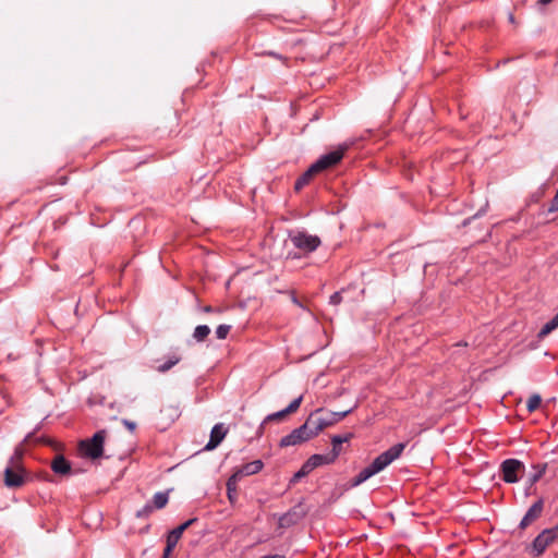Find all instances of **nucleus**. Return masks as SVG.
<instances>
[{"label": "nucleus", "mask_w": 558, "mask_h": 558, "mask_svg": "<svg viewBox=\"0 0 558 558\" xmlns=\"http://www.w3.org/2000/svg\"><path fill=\"white\" fill-rule=\"evenodd\" d=\"M404 447L405 445L400 442L380 453L369 465L360 471V473L353 478L352 485L359 486L372 476L381 472L401 456Z\"/></svg>", "instance_id": "1"}, {"label": "nucleus", "mask_w": 558, "mask_h": 558, "mask_svg": "<svg viewBox=\"0 0 558 558\" xmlns=\"http://www.w3.org/2000/svg\"><path fill=\"white\" fill-rule=\"evenodd\" d=\"M289 239L296 248L304 253H312L320 245V239L317 235L304 231H292L289 233Z\"/></svg>", "instance_id": "2"}, {"label": "nucleus", "mask_w": 558, "mask_h": 558, "mask_svg": "<svg viewBox=\"0 0 558 558\" xmlns=\"http://www.w3.org/2000/svg\"><path fill=\"white\" fill-rule=\"evenodd\" d=\"M106 438L105 430H98L94 434V436L81 442L80 448L84 456L98 459L102 456L104 452V442Z\"/></svg>", "instance_id": "3"}, {"label": "nucleus", "mask_w": 558, "mask_h": 558, "mask_svg": "<svg viewBox=\"0 0 558 558\" xmlns=\"http://www.w3.org/2000/svg\"><path fill=\"white\" fill-rule=\"evenodd\" d=\"M312 437L314 438L325 428L331 426L328 415L324 409L312 412L304 422Z\"/></svg>", "instance_id": "4"}, {"label": "nucleus", "mask_w": 558, "mask_h": 558, "mask_svg": "<svg viewBox=\"0 0 558 558\" xmlns=\"http://www.w3.org/2000/svg\"><path fill=\"white\" fill-rule=\"evenodd\" d=\"M525 466L518 459H507L500 465L501 477L506 483L512 484L519 482Z\"/></svg>", "instance_id": "5"}, {"label": "nucleus", "mask_w": 558, "mask_h": 558, "mask_svg": "<svg viewBox=\"0 0 558 558\" xmlns=\"http://www.w3.org/2000/svg\"><path fill=\"white\" fill-rule=\"evenodd\" d=\"M558 538V524L541 532L532 544L535 556L542 555Z\"/></svg>", "instance_id": "6"}, {"label": "nucleus", "mask_w": 558, "mask_h": 558, "mask_svg": "<svg viewBox=\"0 0 558 558\" xmlns=\"http://www.w3.org/2000/svg\"><path fill=\"white\" fill-rule=\"evenodd\" d=\"M345 149H347V147H339L338 149H335L332 151H329V153L320 156L312 165V170H315L318 173L323 170L333 167L343 158Z\"/></svg>", "instance_id": "7"}, {"label": "nucleus", "mask_w": 558, "mask_h": 558, "mask_svg": "<svg viewBox=\"0 0 558 558\" xmlns=\"http://www.w3.org/2000/svg\"><path fill=\"white\" fill-rule=\"evenodd\" d=\"M312 435L308 432L305 424L301 425L300 427L293 429L290 434L282 437L280 440L281 447H290V446H296L300 444H303L310 439H312Z\"/></svg>", "instance_id": "8"}, {"label": "nucleus", "mask_w": 558, "mask_h": 558, "mask_svg": "<svg viewBox=\"0 0 558 558\" xmlns=\"http://www.w3.org/2000/svg\"><path fill=\"white\" fill-rule=\"evenodd\" d=\"M263 465L264 464L260 460H255L242 465L231 475V483L234 481H240L244 476L258 473L263 469Z\"/></svg>", "instance_id": "9"}, {"label": "nucleus", "mask_w": 558, "mask_h": 558, "mask_svg": "<svg viewBox=\"0 0 558 558\" xmlns=\"http://www.w3.org/2000/svg\"><path fill=\"white\" fill-rule=\"evenodd\" d=\"M543 508L544 501L541 498L529 508V510L526 511V513L524 514L520 522V527H527L533 521H535L542 514Z\"/></svg>", "instance_id": "10"}, {"label": "nucleus", "mask_w": 558, "mask_h": 558, "mask_svg": "<svg viewBox=\"0 0 558 558\" xmlns=\"http://www.w3.org/2000/svg\"><path fill=\"white\" fill-rule=\"evenodd\" d=\"M228 429L222 423L216 424L210 432L209 441L205 446V450H214L223 440Z\"/></svg>", "instance_id": "11"}, {"label": "nucleus", "mask_w": 558, "mask_h": 558, "mask_svg": "<svg viewBox=\"0 0 558 558\" xmlns=\"http://www.w3.org/2000/svg\"><path fill=\"white\" fill-rule=\"evenodd\" d=\"M335 461H336L335 454L326 453V454H313L305 461V463H306V468H310L311 471H313L320 465L330 464V463H333Z\"/></svg>", "instance_id": "12"}, {"label": "nucleus", "mask_w": 558, "mask_h": 558, "mask_svg": "<svg viewBox=\"0 0 558 558\" xmlns=\"http://www.w3.org/2000/svg\"><path fill=\"white\" fill-rule=\"evenodd\" d=\"M196 519H190L179 525L178 527L173 529L169 532L167 536V542L170 543V545L177 546L179 539L181 538L183 532L195 521Z\"/></svg>", "instance_id": "13"}, {"label": "nucleus", "mask_w": 558, "mask_h": 558, "mask_svg": "<svg viewBox=\"0 0 558 558\" xmlns=\"http://www.w3.org/2000/svg\"><path fill=\"white\" fill-rule=\"evenodd\" d=\"M4 482L9 487H19L23 484V476L19 471L7 468L4 471Z\"/></svg>", "instance_id": "14"}, {"label": "nucleus", "mask_w": 558, "mask_h": 558, "mask_svg": "<svg viewBox=\"0 0 558 558\" xmlns=\"http://www.w3.org/2000/svg\"><path fill=\"white\" fill-rule=\"evenodd\" d=\"M51 469L54 473L64 475L70 473L71 465L63 456H57L51 462Z\"/></svg>", "instance_id": "15"}, {"label": "nucleus", "mask_w": 558, "mask_h": 558, "mask_svg": "<svg viewBox=\"0 0 558 558\" xmlns=\"http://www.w3.org/2000/svg\"><path fill=\"white\" fill-rule=\"evenodd\" d=\"M351 437H352V434L332 436L331 437L332 449L329 453L335 454V459H337L341 452V445L349 441V439Z\"/></svg>", "instance_id": "16"}, {"label": "nucleus", "mask_w": 558, "mask_h": 558, "mask_svg": "<svg viewBox=\"0 0 558 558\" xmlns=\"http://www.w3.org/2000/svg\"><path fill=\"white\" fill-rule=\"evenodd\" d=\"M532 469H533V473H531L529 475L527 481H526V483L529 484L530 487H533V485L542 478V476L545 474V472L547 470V464L546 463L534 464L532 466Z\"/></svg>", "instance_id": "17"}, {"label": "nucleus", "mask_w": 558, "mask_h": 558, "mask_svg": "<svg viewBox=\"0 0 558 558\" xmlns=\"http://www.w3.org/2000/svg\"><path fill=\"white\" fill-rule=\"evenodd\" d=\"M317 173L315 170H312V166L295 181L294 189L295 191L302 190L308 182L312 180L313 175Z\"/></svg>", "instance_id": "18"}, {"label": "nucleus", "mask_w": 558, "mask_h": 558, "mask_svg": "<svg viewBox=\"0 0 558 558\" xmlns=\"http://www.w3.org/2000/svg\"><path fill=\"white\" fill-rule=\"evenodd\" d=\"M556 328H558V313L541 328L538 332V338L546 337Z\"/></svg>", "instance_id": "19"}, {"label": "nucleus", "mask_w": 558, "mask_h": 558, "mask_svg": "<svg viewBox=\"0 0 558 558\" xmlns=\"http://www.w3.org/2000/svg\"><path fill=\"white\" fill-rule=\"evenodd\" d=\"M556 328H558V313L541 328L538 332V338L546 337Z\"/></svg>", "instance_id": "20"}, {"label": "nucleus", "mask_w": 558, "mask_h": 558, "mask_svg": "<svg viewBox=\"0 0 558 558\" xmlns=\"http://www.w3.org/2000/svg\"><path fill=\"white\" fill-rule=\"evenodd\" d=\"M169 500L168 493L158 492L154 495L153 501L150 502L154 509H162Z\"/></svg>", "instance_id": "21"}, {"label": "nucleus", "mask_w": 558, "mask_h": 558, "mask_svg": "<svg viewBox=\"0 0 558 558\" xmlns=\"http://www.w3.org/2000/svg\"><path fill=\"white\" fill-rule=\"evenodd\" d=\"M181 357L178 356V355H171L167 359L166 362H163L162 364L158 365L156 367L157 372L159 373H166L168 371H170L174 365H177L179 362H180Z\"/></svg>", "instance_id": "22"}, {"label": "nucleus", "mask_w": 558, "mask_h": 558, "mask_svg": "<svg viewBox=\"0 0 558 558\" xmlns=\"http://www.w3.org/2000/svg\"><path fill=\"white\" fill-rule=\"evenodd\" d=\"M210 333V328L207 325H198L193 332V338L197 342L204 341Z\"/></svg>", "instance_id": "23"}, {"label": "nucleus", "mask_w": 558, "mask_h": 558, "mask_svg": "<svg viewBox=\"0 0 558 558\" xmlns=\"http://www.w3.org/2000/svg\"><path fill=\"white\" fill-rule=\"evenodd\" d=\"M161 413L166 415L170 422H174L180 416V410L177 405H168L161 410Z\"/></svg>", "instance_id": "24"}, {"label": "nucleus", "mask_w": 558, "mask_h": 558, "mask_svg": "<svg viewBox=\"0 0 558 558\" xmlns=\"http://www.w3.org/2000/svg\"><path fill=\"white\" fill-rule=\"evenodd\" d=\"M351 412H352V409H349V410H345V411H342V412L326 411L331 426L333 424L340 422L341 420H343Z\"/></svg>", "instance_id": "25"}, {"label": "nucleus", "mask_w": 558, "mask_h": 558, "mask_svg": "<svg viewBox=\"0 0 558 558\" xmlns=\"http://www.w3.org/2000/svg\"><path fill=\"white\" fill-rule=\"evenodd\" d=\"M541 402H542V398L539 395L535 393V395H532L529 399H527V402H526V408H527V411L531 413V412H534L539 405H541Z\"/></svg>", "instance_id": "26"}, {"label": "nucleus", "mask_w": 558, "mask_h": 558, "mask_svg": "<svg viewBox=\"0 0 558 558\" xmlns=\"http://www.w3.org/2000/svg\"><path fill=\"white\" fill-rule=\"evenodd\" d=\"M286 415H288V413L286 412V410H281V411H278V412H275V413H271V414H268L265 420L263 421L262 423V427L264 426V424L268 423V422H272V421H279V420H282Z\"/></svg>", "instance_id": "27"}, {"label": "nucleus", "mask_w": 558, "mask_h": 558, "mask_svg": "<svg viewBox=\"0 0 558 558\" xmlns=\"http://www.w3.org/2000/svg\"><path fill=\"white\" fill-rule=\"evenodd\" d=\"M311 472H312L311 469L306 468V463L304 462L303 465L301 466V469L291 478V483H296L302 477L308 475Z\"/></svg>", "instance_id": "28"}, {"label": "nucleus", "mask_w": 558, "mask_h": 558, "mask_svg": "<svg viewBox=\"0 0 558 558\" xmlns=\"http://www.w3.org/2000/svg\"><path fill=\"white\" fill-rule=\"evenodd\" d=\"M230 329H231V326H230V325H225V324L219 325V326L217 327V329H216V336H217V338H218V339H221V340H222V339H226V338H227V336H228V333H229V331H230Z\"/></svg>", "instance_id": "29"}, {"label": "nucleus", "mask_w": 558, "mask_h": 558, "mask_svg": "<svg viewBox=\"0 0 558 558\" xmlns=\"http://www.w3.org/2000/svg\"><path fill=\"white\" fill-rule=\"evenodd\" d=\"M302 400H303V397L300 396L296 399H294L293 401H291L290 404L284 409L286 412L288 414L294 413L300 408Z\"/></svg>", "instance_id": "30"}, {"label": "nucleus", "mask_w": 558, "mask_h": 558, "mask_svg": "<svg viewBox=\"0 0 558 558\" xmlns=\"http://www.w3.org/2000/svg\"><path fill=\"white\" fill-rule=\"evenodd\" d=\"M238 482L239 481H234L233 483H231V476L229 477V480L227 482L228 497H229V499L231 501L233 500V497L236 494V484H238Z\"/></svg>", "instance_id": "31"}, {"label": "nucleus", "mask_w": 558, "mask_h": 558, "mask_svg": "<svg viewBox=\"0 0 558 558\" xmlns=\"http://www.w3.org/2000/svg\"><path fill=\"white\" fill-rule=\"evenodd\" d=\"M154 511L150 502H147L142 509L136 512L137 518H147Z\"/></svg>", "instance_id": "32"}, {"label": "nucleus", "mask_w": 558, "mask_h": 558, "mask_svg": "<svg viewBox=\"0 0 558 558\" xmlns=\"http://www.w3.org/2000/svg\"><path fill=\"white\" fill-rule=\"evenodd\" d=\"M341 301H342L341 292H335L329 299V303L332 305H338L341 303Z\"/></svg>", "instance_id": "33"}, {"label": "nucleus", "mask_w": 558, "mask_h": 558, "mask_svg": "<svg viewBox=\"0 0 558 558\" xmlns=\"http://www.w3.org/2000/svg\"><path fill=\"white\" fill-rule=\"evenodd\" d=\"M280 524L281 525H284V524H290L292 523V514L290 512L288 513H284L281 518H280Z\"/></svg>", "instance_id": "34"}, {"label": "nucleus", "mask_w": 558, "mask_h": 558, "mask_svg": "<svg viewBox=\"0 0 558 558\" xmlns=\"http://www.w3.org/2000/svg\"><path fill=\"white\" fill-rule=\"evenodd\" d=\"M174 547H175L174 545H170V543L167 542L162 558H169V555L171 554V551L173 550Z\"/></svg>", "instance_id": "35"}, {"label": "nucleus", "mask_w": 558, "mask_h": 558, "mask_svg": "<svg viewBox=\"0 0 558 558\" xmlns=\"http://www.w3.org/2000/svg\"><path fill=\"white\" fill-rule=\"evenodd\" d=\"M123 425L131 432L135 430V428H136V424L129 420H123Z\"/></svg>", "instance_id": "36"}, {"label": "nucleus", "mask_w": 558, "mask_h": 558, "mask_svg": "<svg viewBox=\"0 0 558 558\" xmlns=\"http://www.w3.org/2000/svg\"><path fill=\"white\" fill-rule=\"evenodd\" d=\"M551 0H539V3L543 4V5H546L548 3H550Z\"/></svg>", "instance_id": "37"}, {"label": "nucleus", "mask_w": 558, "mask_h": 558, "mask_svg": "<svg viewBox=\"0 0 558 558\" xmlns=\"http://www.w3.org/2000/svg\"><path fill=\"white\" fill-rule=\"evenodd\" d=\"M531 488H532V487H530L529 485L526 486V488H525V496H529V495H530V489H531Z\"/></svg>", "instance_id": "38"}, {"label": "nucleus", "mask_w": 558, "mask_h": 558, "mask_svg": "<svg viewBox=\"0 0 558 558\" xmlns=\"http://www.w3.org/2000/svg\"><path fill=\"white\" fill-rule=\"evenodd\" d=\"M204 311H205V312H207V313H209V312H211V311H213V308H211L210 306H206V307L204 308Z\"/></svg>", "instance_id": "39"}, {"label": "nucleus", "mask_w": 558, "mask_h": 558, "mask_svg": "<svg viewBox=\"0 0 558 558\" xmlns=\"http://www.w3.org/2000/svg\"><path fill=\"white\" fill-rule=\"evenodd\" d=\"M269 54H270V56H272V57H276V58H278V59H281V57H280V56H278V54H276V53H274V52H271V53H269Z\"/></svg>", "instance_id": "40"}, {"label": "nucleus", "mask_w": 558, "mask_h": 558, "mask_svg": "<svg viewBox=\"0 0 558 558\" xmlns=\"http://www.w3.org/2000/svg\"><path fill=\"white\" fill-rule=\"evenodd\" d=\"M509 21L513 22V15L512 14L509 15Z\"/></svg>", "instance_id": "41"}]
</instances>
